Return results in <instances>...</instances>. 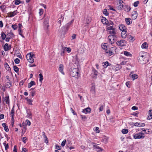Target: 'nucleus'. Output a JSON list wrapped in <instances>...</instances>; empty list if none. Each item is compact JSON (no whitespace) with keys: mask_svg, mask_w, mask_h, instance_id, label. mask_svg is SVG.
I'll list each match as a JSON object with an SVG mask.
<instances>
[{"mask_svg":"<svg viewBox=\"0 0 152 152\" xmlns=\"http://www.w3.org/2000/svg\"><path fill=\"white\" fill-rule=\"evenodd\" d=\"M56 148L58 150H60L61 148V147L60 146L58 145H56Z\"/></svg>","mask_w":152,"mask_h":152,"instance_id":"60","label":"nucleus"},{"mask_svg":"<svg viewBox=\"0 0 152 152\" xmlns=\"http://www.w3.org/2000/svg\"><path fill=\"white\" fill-rule=\"evenodd\" d=\"M126 10L128 12H129L131 10V8L129 6H126Z\"/></svg>","mask_w":152,"mask_h":152,"instance_id":"54","label":"nucleus"},{"mask_svg":"<svg viewBox=\"0 0 152 152\" xmlns=\"http://www.w3.org/2000/svg\"><path fill=\"white\" fill-rule=\"evenodd\" d=\"M39 14L40 15H41L43 14V9H39Z\"/></svg>","mask_w":152,"mask_h":152,"instance_id":"55","label":"nucleus"},{"mask_svg":"<svg viewBox=\"0 0 152 152\" xmlns=\"http://www.w3.org/2000/svg\"><path fill=\"white\" fill-rule=\"evenodd\" d=\"M133 136L135 139H143L145 137V134L143 133L140 132L138 133L134 134Z\"/></svg>","mask_w":152,"mask_h":152,"instance_id":"4","label":"nucleus"},{"mask_svg":"<svg viewBox=\"0 0 152 152\" xmlns=\"http://www.w3.org/2000/svg\"><path fill=\"white\" fill-rule=\"evenodd\" d=\"M151 118H152V110H151L148 111V115L147 119L150 120Z\"/></svg>","mask_w":152,"mask_h":152,"instance_id":"17","label":"nucleus"},{"mask_svg":"<svg viewBox=\"0 0 152 152\" xmlns=\"http://www.w3.org/2000/svg\"><path fill=\"white\" fill-rule=\"evenodd\" d=\"M99 128L98 127H96L94 129V131L96 132L97 133H99Z\"/></svg>","mask_w":152,"mask_h":152,"instance_id":"49","label":"nucleus"},{"mask_svg":"<svg viewBox=\"0 0 152 152\" xmlns=\"http://www.w3.org/2000/svg\"><path fill=\"white\" fill-rule=\"evenodd\" d=\"M123 2L121 0H117V3L119 5L117 7V8L118 10H121L124 7V5L122 4Z\"/></svg>","mask_w":152,"mask_h":152,"instance_id":"7","label":"nucleus"},{"mask_svg":"<svg viewBox=\"0 0 152 152\" xmlns=\"http://www.w3.org/2000/svg\"><path fill=\"white\" fill-rule=\"evenodd\" d=\"M5 86L6 87L10 88L12 86V84L10 82H7L6 83Z\"/></svg>","mask_w":152,"mask_h":152,"instance_id":"38","label":"nucleus"},{"mask_svg":"<svg viewBox=\"0 0 152 152\" xmlns=\"http://www.w3.org/2000/svg\"><path fill=\"white\" fill-rule=\"evenodd\" d=\"M117 45L120 46H123L126 45V42L124 40H121L120 41H118L116 42Z\"/></svg>","mask_w":152,"mask_h":152,"instance_id":"8","label":"nucleus"},{"mask_svg":"<svg viewBox=\"0 0 152 152\" xmlns=\"http://www.w3.org/2000/svg\"><path fill=\"white\" fill-rule=\"evenodd\" d=\"M103 13L106 16L108 15H109V13L107 12V10L105 9L104 10Z\"/></svg>","mask_w":152,"mask_h":152,"instance_id":"36","label":"nucleus"},{"mask_svg":"<svg viewBox=\"0 0 152 152\" xmlns=\"http://www.w3.org/2000/svg\"><path fill=\"white\" fill-rule=\"evenodd\" d=\"M13 151L14 152H17V146L15 145L13 148Z\"/></svg>","mask_w":152,"mask_h":152,"instance_id":"62","label":"nucleus"},{"mask_svg":"<svg viewBox=\"0 0 152 152\" xmlns=\"http://www.w3.org/2000/svg\"><path fill=\"white\" fill-rule=\"evenodd\" d=\"M2 126L4 128L5 131L6 132H8L9 131L8 127L6 126V124L5 123H3L2 124Z\"/></svg>","mask_w":152,"mask_h":152,"instance_id":"21","label":"nucleus"},{"mask_svg":"<svg viewBox=\"0 0 152 152\" xmlns=\"http://www.w3.org/2000/svg\"><path fill=\"white\" fill-rule=\"evenodd\" d=\"M73 20H72L70 22L68 23H67L65 26V28H66V30H68V29L69 27V26H70V25L72 23H73Z\"/></svg>","mask_w":152,"mask_h":152,"instance_id":"22","label":"nucleus"},{"mask_svg":"<svg viewBox=\"0 0 152 152\" xmlns=\"http://www.w3.org/2000/svg\"><path fill=\"white\" fill-rule=\"evenodd\" d=\"M115 28H114L113 26H110L109 27H108L107 28V32H108V31H109L110 30H112Z\"/></svg>","mask_w":152,"mask_h":152,"instance_id":"34","label":"nucleus"},{"mask_svg":"<svg viewBox=\"0 0 152 152\" xmlns=\"http://www.w3.org/2000/svg\"><path fill=\"white\" fill-rule=\"evenodd\" d=\"M32 100L31 99H30L29 100H28V101H27V102L29 104L31 105H32Z\"/></svg>","mask_w":152,"mask_h":152,"instance_id":"56","label":"nucleus"},{"mask_svg":"<svg viewBox=\"0 0 152 152\" xmlns=\"http://www.w3.org/2000/svg\"><path fill=\"white\" fill-rule=\"evenodd\" d=\"M70 75L71 76L76 78H78L80 75L78 69L74 68L71 69Z\"/></svg>","mask_w":152,"mask_h":152,"instance_id":"3","label":"nucleus"},{"mask_svg":"<svg viewBox=\"0 0 152 152\" xmlns=\"http://www.w3.org/2000/svg\"><path fill=\"white\" fill-rule=\"evenodd\" d=\"M78 52L79 53L81 54L83 53L84 52V50L83 48H80L78 50Z\"/></svg>","mask_w":152,"mask_h":152,"instance_id":"32","label":"nucleus"},{"mask_svg":"<svg viewBox=\"0 0 152 152\" xmlns=\"http://www.w3.org/2000/svg\"><path fill=\"white\" fill-rule=\"evenodd\" d=\"M107 32L108 34H110L108 37V41L112 45L117 40V35L115 29V28Z\"/></svg>","mask_w":152,"mask_h":152,"instance_id":"1","label":"nucleus"},{"mask_svg":"<svg viewBox=\"0 0 152 152\" xmlns=\"http://www.w3.org/2000/svg\"><path fill=\"white\" fill-rule=\"evenodd\" d=\"M14 70L15 72H17L19 71V69L16 66H14L13 67Z\"/></svg>","mask_w":152,"mask_h":152,"instance_id":"44","label":"nucleus"},{"mask_svg":"<svg viewBox=\"0 0 152 152\" xmlns=\"http://www.w3.org/2000/svg\"><path fill=\"white\" fill-rule=\"evenodd\" d=\"M106 52L107 54L110 56L111 55L113 54L112 50L111 51L109 49H107L106 50Z\"/></svg>","mask_w":152,"mask_h":152,"instance_id":"26","label":"nucleus"},{"mask_svg":"<svg viewBox=\"0 0 152 152\" xmlns=\"http://www.w3.org/2000/svg\"><path fill=\"white\" fill-rule=\"evenodd\" d=\"M20 1L19 0H15V4L16 5H18L20 3Z\"/></svg>","mask_w":152,"mask_h":152,"instance_id":"47","label":"nucleus"},{"mask_svg":"<svg viewBox=\"0 0 152 152\" xmlns=\"http://www.w3.org/2000/svg\"><path fill=\"white\" fill-rule=\"evenodd\" d=\"M148 47V44L146 42L144 43L142 45L141 47L142 48H147Z\"/></svg>","mask_w":152,"mask_h":152,"instance_id":"29","label":"nucleus"},{"mask_svg":"<svg viewBox=\"0 0 152 152\" xmlns=\"http://www.w3.org/2000/svg\"><path fill=\"white\" fill-rule=\"evenodd\" d=\"M27 115L26 116V117L27 118H31V113L30 111H27Z\"/></svg>","mask_w":152,"mask_h":152,"instance_id":"33","label":"nucleus"},{"mask_svg":"<svg viewBox=\"0 0 152 152\" xmlns=\"http://www.w3.org/2000/svg\"><path fill=\"white\" fill-rule=\"evenodd\" d=\"M27 150L26 148H22V151L21 152H27Z\"/></svg>","mask_w":152,"mask_h":152,"instance_id":"64","label":"nucleus"},{"mask_svg":"<svg viewBox=\"0 0 152 152\" xmlns=\"http://www.w3.org/2000/svg\"><path fill=\"white\" fill-rule=\"evenodd\" d=\"M44 138H45V142H46V143H47L48 142V139L46 136L45 135H44Z\"/></svg>","mask_w":152,"mask_h":152,"instance_id":"59","label":"nucleus"},{"mask_svg":"<svg viewBox=\"0 0 152 152\" xmlns=\"http://www.w3.org/2000/svg\"><path fill=\"white\" fill-rule=\"evenodd\" d=\"M49 19L48 18H46L44 22V28L45 29H48V28L49 26V25L48 24Z\"/></svg>","mask_w":152,"mask_h":152,"instance_id":"9","label":"nucleus"},{"mask_svg":"<svg viewBox=\"0 0 152 152\" xmlns=\"http://www.w3.org/2000/svg\"><path fill=\"white\" fill-rule=\"evenodd\" d=\"M93 150L95 151L94 152H102L103 149L99 147L97 145H93Z\"/></svg>","mask_w":152,"mask_h":152,"instance_id":"6","label":"nucleus"},{"mask_svg":"<svg viewBox=\"0 0 152 152\" xmlns=\"http://www.w3.org/2000/svg\"><path fill=\"white\" fill-rule=\"evenodd\" d=\"M14 112H15V111H14V109L13 108H12L11 110V112L10 113V114L11 115V116H13L14 115Z\"/></svg>","mask_w":152,"mask_h":152,"instance_id":"48","label":"nucleus"},{"mask_svg":"<svg viewBox=\"0 0 152 152\" xmlns=\"http://www.w3.org/2000/svg\"><path fill=\"white\" fill-rule=\"evenodd\" d=\"M98 72L96 70L94 69V74L95 75V76H93V75H92V77H93V78H96V76L98 75Z\"/></svg>","mask_w":152,"mask_h":152,"instance_id":"37","label":"nucleus"},{"mask_svg":"<svg viewBox=\"0 0 152 152\" xmlns=\"http://www.w3.org/2000/svg\"><path fill=\"white\" fill-rule=\"evenodd\" d=\"M64 49L65 50L67 51L68 53L70 52L71 51V49L69 48H65Z\"/></svg>","mask_w":152,"mask_h":152,"instance_id":"46","label":"nucleus"},{"mask_svg":"<svg viewBox=\"0 0 152 152\" xmlns=\"http://www.w3.org/2000/svg\"><path fill=\"white\" fill-rule=\"evenodd\" d=\"M25 124L26 125L30 126L31 125V122L29 120H27L26 121Z\"/></svg>","mask_w":152,"mask_h":152,"instance_id":"42","label":"nucleus"},{"mask_svg":"<svg viewBox=\"0 0 152 152\" xmlns=\"http://www.w3.org/2000/svg\"><path fill=\"white\" fill-rule=\"evenodd\" d=\"M14 61L16 64H18L19 63L20 60L18 58H16L15 60Z\"/></svg>","mask_w":152,"mask_h":152,"instance_id":"50","label":"nucleus"},{"mask_svg":"<svg viewBox=\"0 0 152 152\" xmlns=\"http://www.w3.org/2000/svg\"><path fill=\"white\" fill-rule=\"evenodd\" d=\"M119 28L121 31H127V30L126 27L125 26V25L122 24H120L119 26Z\"/></svg>","mask_w":152,"mask_h":152,"instance_id":"10","label":"nucleus"},{"mask_svg":"<svg viewBox=\"0 0 152 152\" xmlns=\"http://www.w3.org/2000/svg\"><path fill=\"white\" fill-rule=\"evenodd\" d=\"M67 31V30H66V28H65V27H63L61 28L60 31H61L62 32H65Z\"/></svg>","mask_w":152,"mask_h":152,"instance_id":"45","label":"nucleus"},{"mask_svg":"<svg viewBox=\"0 0 152 152\" xmlns=\"http://www.w3.org/2000/svg\"><path fill=\"white\" fill-rule=\"evenodd\" d=\"M66 142V140H64L62 142L61 144V145L62 147L64 146L65 145Z\"/></svg>","mask_w":152,"mask_h":152,"instance_id":"52","label":"nucleus"},{"mask_svg":"<svg viewBox=\"0 0 152 152\" xmlns=\"http://www.w3.org/2000/svg\"><path fill=\"white\" fill-rule=\"evenodd\" d=\"M139 124V126H144L145 125L144 123H139V124Z\"/></svg>","mask_w":152,"mask_h":152,"instance_id":"58","label":"nucleus"},{"mask_svg":"<svg viewBox=\"0 0 152 152\" xmlns=\"http://www.w3.org/2000/svg\"><path fill=\"white\" fill-rule=\"evenodd\" d=\"M109 49L111 51L112 50L113 53L114 52H115V47H112L110 48Z\"/></svg>","mask_w":152,"mask_h":152,"instance_id":"53","label":"nucleus"},{"mask_svg":"<svg viewBox=\"0 0 152 152\" xmlns=\"http://www.w3.org/2000/svg\"><path fill=\"white\" fill-rule=\"evenodd\" d=\"M12 27L14 30H15L17 29L18 26L16 24H15L14 25H12Z\"/></svg>","mask_w":152,"mask_h":152,"instance_id":"41","label":"nucleus"},{"mask_svg":"<svg viewBox=\"0 0 152 152\" xmlns=\"http://www.w3.org/2000/svg\"><path fill=\"white\" fill-rule=\"evenodd\" d=\"M7 36V35H6L4 32H2L1 34V37L3 40H4Z\"/></svg>","mask_w":152,"mask_h":152,"instance_id":"31","label":"nucleus"},{"mask_svg":"<svg viewBox=\"0 0 152 152\" xmlns=\"http://www.w3.org/2000/svg\"><path fill=\"white\" fill-rule=\"evenodd\" d=\"M17 11H15L14 12H10L9 13V15L10 17H12L14 16L17 14Z\"/></svg>","mask_w":152,"mask_h":152,"instance_id":"16","label":"nucleus"},{"mask_svg":"<svg viewBox=\"0 0 152 152\" xmlns=\"http://www.w3.org/2000/svg\"><path fill=\"white\" fill-rule=\"evenodd\" d=\"M108 138L105 136H104L102 137V141L104 143H106L107 142Z\"/></svg>","mask_w":152,"mask_h":152,"instance_id":"27","label":"nucleus"},{"mask_svg":"<svg viewBox=\"0 0 152 152\" xmlns=\"http://www.w3.org/2000/svg\"><path fill=\"white\" fill-rule=\"evenodd\" d=\"M64 68V65L62 64H60L59 66V71L60 72L62 73L63 75H64V73L63 71V69Z\"/></svg>","mask_w":152,"mask_h":152,"instance_id":"11","label":"nucleus"},{"mask_svg":"<svg viewBox=\"0 0 152 152\" xmlns=\"http://www.w3.org/2000/svg\"><path fill=\"white\" fill-rule=\"evenodd\" d=\"M15 35L13 33L10 31V33H8L7 34V37H9L10 38H12L14 37Z\"/></svg>","mask_w":152,"mask_h":152,"instance_id":"25","label":"nucleus"},{"mask_svg":"<svg viewBox=\"0 0 152 152\" xmlns=\"http://www.w3.org/2000/svg\"><path fill=\"white\" fill-rule=\"evenodd\" d=\"M102 48L103 49H105V50L107 49V46H106L105 45H102Z\"/></svg>","mask_w":152,"mask_h":152,"instance_id":"63","label":"nucleus"},{"mask_svg":"<svg viewBox=\"0 0 152 152\" xmlns=\"http://www.w3.org/2000/svg\"><path fill=\"white\" fill-rule=\"evenodd\" d=\"M34 54H32L31 53H29L27 54L26 56V57L28 61L29 62L32 63L34 62Z\"/></svg>","mask_w":152,"mask_h":152,"instance_id":"5","label":"nucleus"},{"mask_svg":"<svg viewBox=\"0 0 152 152\" xmlns=\"http://www.w3.org/2000/svg\"><path fill=\"white\" fill-rule=\"evenodd\" d=\"M124 54L126 56L131 57L132 56V54L129 52L127 51H125L124 52Z\"/></svg>","mask_w":152,"mask_h":152,"instance_id":"28","label":"nucleus"},{"mask_svg":"<svg viewBox=\"0 0 152 152\" xmlns=\"http://www.w3.org/2000/svg\"><path fill=\"white\" fill-rule=\"evenodd\" d=\"M127 38L128 39H130V40H134V37L131 35L128 36Z\"/></svg>","mask_w":152,"mask_h":152,"instance_id":"57","label":"nucleus"},{"mask_svg":"<svg viewBox=\"0 0 152 152\" xmlns=\"http://www.w3.org/2000/svg\"><path fill=\"white\" fill-rule=\"evenodd\" d=\"M39 80L40 81L42 82L43 79V76L42 74L40 73L39 74Z\"/></svg>","mask_w":152,"mask_h":152,"instance_id":"40","label":"nucleus"},{"mask_svg":"<svg viewBox=\"0 0 152 152\" xmlns=\"http://www.w3.org/2000/svg\"><path fill=\"white\" fill-rule=\"evenodd\" d=\"M36 84L33 81H31V82L28 84V88H31L32 86L35 85Z\"/></svg>","mask_w":152,"mask_h":152,"instance_id":"24","label":"nucleus"},{"mask_svg":"<svg viewBox=\"0 0 152 152\" xmlns=\"http://www.w3.org/2000/svg\"><path fill=\"white\" fill-rule=\"evenodd\" d=\"M121 132L122 133L124 134H126L128 133V130L127 129H122L121 131Z\"/></svg>","mask_w":152,"mask_h":152,"instance_id":"35","label":"nucleus"},{"mask_svg":"<svg viewBox=\"0 0 152 152\" xmlns=\"http://www.w3.org/2000/svg\"><path fill=\"white\" fill-rule=\"evenodd\" d=\"M4 66L6 69L8 70H9L10 69V68L7 63H6L4 64Z\"/></svg>","mask_w":152,"mask_h":152,"instance_id":"39","label":"nucleus"},{"mask_svg":"<svg viewBox=\"0 0 152 152\" xmlns=\"http://www.w3.org/2000/svg\"><path fill=\"white\" fill-rule=\"evenodd\" d=\"M132 18L133 19H135L137 16V14L136 11H133L132 14Z\"/></svg>","mask_w":152,"mask_h":152,"instance_id":"12","label":"nucleus"},{"mask_svg":"<svg viewBox=\"0 0 152 152\" xmlns=\"http://www.w3.org/2000/svg\"><path fill=\"white\" fill-rule=\"evenodd\" d=\"M125 20L127 25H129L132 23V21L129 18H126Z\"/></svg>","mask_w":152,"mask_h":152,"instance_id":"23","label":"nucleus"},{"mask_svg":"<svg viewBox=\"0 0 152 152\" xmlns=\"http://www.w3.org/2000/svg\"><path fill=\"white\" fill-rule=\"evenodd\" d=\"M101 22L104 24L107 25L108 23V21L105 18L101 20Z\"/></svg>","mask_w":152,"mask_h":152,"instance_id":"19","label":"nucleus"},{"mask_svg":"<svg viewBox=\"0 0 152 152\" xmlns=\"http://www.w3.org/2000/svg\"><path fill=\"white\" fill-rule=\"evenodd\" d=\"M110 64L109 63L108 61H106L102 63V66L104 68L107 67L108 66L110 65Z\"/></svg>","mask_w":152,"mask_h":152,"instance_id":"20","label":"nucleus"},{"mask_svg":"<svg viewBox=\"0 0 152 152\" xmlns=\"http://www.w3.org/2000/svg\"><path fill=\"white\" fill-rule=\"evenodd\" d=\"M132 109L134 110H138V107H136L135 106H134L132 107Z\"/></svg>","mask_w":152,"mask_h":152,"instance_id":"61","label":"nucleus"},{"mask_svg":"<svg viewBox=\"0 0 152 152\" xmlns=\"http://www.w3.org/2000/svg\"><path fill=\"white\" fill-rule=\"evenodd\" d=\"M91 109L89 107L87 108L86 109H83V113H85V114H87V113H90L91 112Z\"/></svg>","mask_w":152,"mask_h":152,"instance_id":"18","label":"nucleus"},{"mask_svg":"<svg viewBox=\"0 0 152 152\" xmlns=\"http://www.w3.org/2000/svg\"><path fill=\"white\" fill-rule=\"evenodd\" d=\"M4 101L7 104H8L9 103V96H6L4 98Z\"/></svg>","mask_w":152,"mask_h":152,"instance_id":"30","label":"nucleus"},{"mask_svg":"<svg viewBox=\"0 0 152 152\" xmlns=\"http://www.w3.org/2000/svg\"><path fill=\"white\" fill-rule=\"evenodd\" d=\"M4 50L5 51H6L10 50L11 49L10 46H9L7 43H6L4 46Z\"/></svg>","mask_w":152,"mask_h":152,"instance_id":"15","label":"nucleus"},{"mask_svg":"<svg viewBox=\"0 0 152 152\" xmlns=\"http://www.w3.org/2000/svg\"><path fill=\"white\" fill-rule=\"evenodd\" d=\"M129 76L130 77H132L133 80L137 78L138 77V75L135 74H132V72H131V73L130 74Z\"/></svg>","mask_w":152,"mask_h":152,"instance_id":"13","label":"nucleus"},{"mask_svg":"<svg viewBox=\"0 0 152 152\" xmlns=\"http://www.w3.org/2000/svg\"><path fill=\"white\" fill-rule=\"evenodd\" d=\"M127 31H122L121 33V36L123 38H125L127 35Z\"/></svg>","mask_w":152,"mask_h":152,"instance_id":"14","label":"nucleus"},{"mask_svg":"<svg viewBox=\"0 0 152 152\" xmlns=\"http://www.w3.org/2000/svg\"><path fill=\"white\" fill-rule=\"evenodd\" d=\"M145 54V53L144 52H140L139 53L138 61L140 64H145L148 61Z\"/></svg>","mask_w":152,"mask_h":152,"instance_id":"2","label":"nucleus"},{"mask_svg":"<svg viewBox=\"0 0 152 152\" xmlns=\"http://www.w3.org/2000/svg\"><path fill=\"white\" fill-rule=\"evenodd\" d=\"M139 2L138 1H137L135 2H134V7H137L138 4H139Z\"/></svg>","mask_w":152,"mask_h":152,"instance_id":"51","label":"nucleus"},{"mask_svg":"<svg viewBox=\"0 0 152 152\" xmlns=\"http://www.w3.org/2000/svg\"><path fill=\"white\" fill-rule=\"evenodd\" d=\"M91 20V19L90 18H88L86 19L85 21L86 23L87 24H88L90 22Z\"/></svg>","mask_w":152,"mask_h":152,"instance_id":"43","label":"nucleus"}]
</instances>
